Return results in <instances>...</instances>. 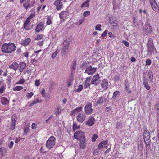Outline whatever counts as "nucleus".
<instances>
[{"label": "nucleus", "mask_w": 159, "mask_h": 159, "mask_svg": "<svg viewBox=\"0 0 159 159\" xmlns=\"http://www.w3.org/2000/svg\"><path fill=\"white\" fill-rule=\"evenodd\" d=\"M82 109V107H78L74 110H72L71 114L72 115L77 114L81 111Z\"/></svg>", "instance_id": "nucleus-24"}, {"label": "nucleus", "mask_w": 159, "mask_h": 159, "mask_svg": "<svg viewBox=\"0 0 159 159\" xmlns=\"http://www.w3.org/2000/svg\"><path fill=\"white\" fill-rule=\"evenodd\" d=\"M34 93L32 92H31L30 93H28L26 95V97L27 98L29 99L31 98L32 96L34 95Z\"/></svg>", "instance_id": "nucleus-44"}, {"label": "nucleus", "mask_w": 159, "mask_h": 159, "mask_svg": "<svg viewBox=\"0 0 159 159\" xmlns=\"http://www.w3.org/2000/svg\"><path fill=\"white\" fill-rule=\"evenodd\" d=\"M102 88L104 90H106L109 87V84L107 80L104 79L101 83Z\"/></svg>", "instance_id": "nucleus-13"}, {"label": "nucleus", "mask_w": 159, "mask_h": 159, "mask_svg": "<svg viewBox=\"0 0 159 159\" xmlns=\"http://www.w3.org/2000/svg\"><path fill=\"white\" fill-rule=\"evenodd\" d=\"M148 77L150 80V81H152L153 79V75L152 72V71H149L148 72Z\"/></svg>", "instance_id": "nucleus-34"}, {"label": "nucleus", "mask_w": 159, "mask_h": 159, "mask_svg": "<svg viewBox=\"0 0 159 159\" xmlns=\"http://www.w3.org/2000/svg\"><path fill=\"white\" fill-rule=\"evenodd\" d=\"M96 71V68H92V66H89L86 68L85 73L89 75H91L94 74Z\"/></svg>", "instance_id": "nucleus-9"}, {"label": "nucleus", "mask_w": 159, "mask_h": 159, "mask_svg": "<svg viewBox=\"0 0 159 159\" xmlns=\"http://www.w3.org/2000/svg\"><path fill=\"white\" fill-rule=\"evenodd\" d=\"M80 126L77 125L76 123H74L73 125V131H75L79 128H80Z\"/></svg>", "instance_id": "nucleus-37"}, {"label": "nucleus", "mask_w": 159, "mask_h": 159, "mask_svg": "<svg viewBox=\"0 0 159 159\" xmlns=\"http://www.w3.org/2000/svg\"><path fill=\"white\" fill-rule=\"evenodd\" d=\"M83 87L82 85H80L78 87V88L76 90L77 92H80L83 89Z\"/></svg>", "instance_id": "nucleus-45"}, {"label": "nucleus", "mask_w": 159, "mask_h": 159, "mask_svg": "<svg viewBox=\"0 0 159 159\" xmlns=\"http://www.w3.org/2000/svg\"><path fill=\"white\" fill-rule=\"evenodd\" d=\"M76 65V61H74L72 62V67H71V70L73 71V70L75 71V67Z\"/></svg>", "instance_id": "nucleus-39"}, {"label": "nucleus", "mask_w": 159, "mask_h": 159, "mask_svg": "<svg viewBox=\"0 0 159 159\" xmlns=\"http://www.w3.org/2000/svg\"><path fill=\"white\" fill-rule=\"evenodd\" d=\"M23 87L20 86H17L13 88V90L14 91H19L23 89Z\"/></svg>", "instance_id": "nucleus-33"}, {"label": "nucleus", "mask_w": 159, "mask_h": 159, "mask_svg": "<svg viewBox=\"0 0 159 159\" xmlns=\"http://www.w3.org/2000/svg\"><path fill=\"white\" fill-rule=\"evenodd\" d=\"M16 47L13 43H4L1 47L2 51L3 53L10 54L14 52L16 49Z\"/></svg>", "instance_id": "nucleus-1"}, {"label": "nucleus", "mask_w": 159, "mask_h": 159, "mask_svg": "<svg viewBox=\"0 0 159 159\" xmlns=\"http://www.w3.org/2000/svg\"><path fill=\"white\" fill-rule=\"evenodd\" d=\"M43 37V34L38 35L37 37L35 38V39L36 40H39L42 39Z\"/></svg>", "instance_id": "nucleus-47"}, {"label": "nucleus", "mask_w": 159, "mask_h": 159, "mask_svg": "<svg viewBox=\"0 0 159 159\" xmlns=\"http://www.w3.org/2000/svg\"><path fill=\"white\" fill-rule=\"evenodd\" d=\"M101 26L100 24H98L96 26L95 29L96 30H98L100 31L101 30Z\"/></svg>", "instance_id": "nucleus-55"}, {"label": "nucleus", "mask_w": 159, "mask_h": 159, "mask_svg": "<svg viewBox=\"0 0 159 159\" xmlns=\"http://www.w3.org/2000/svg\"><path fill=\"white\" fill-rule=\"evenodd\" d=\"M90 1V0H87L84 2L81 5V7L82 8L84 7H87L89 5V2Z\"/></svg>", "instance_id": "nucleus-30"}, {"label": "nucleus", "mask_w": 159, "mask_h": 159, "mask_svg": "<svg viewBox=\"0 0 159 159\" xmlns=\"http://www.w3.org/2000/svg\"><path fill=\"white\" fill-rule=\"evenodd\" d=\"M88 67L87 64L86 63H83L81 65L80 68L82 70H84Z\"/></svg>", "instance_id": "nucleus-40"}, {"label": "nucleus", "mask_w": 159, "mask_h": 159, "mask_svg": "<svg viewBox=\"0 0 159 159\" xmlns=\"http://www.w3.org/2000/svg\"><path fill=\"white\" fill-rule=\"evenodd\" d=\"M25 82V80L24 78L21 79L19 81L16 83V84H22Z\"/></svg>", "instance_id": "nucleus-43"}, {"label": "nucleus", "mask_w": 159, "mask_h": 159, "mask_svg": "<svg viewBox=\"0 0 159 159\" xmlns=\"http://www.w3.org/2000/svg\"><path fill=\"white\" fill-rule=\"evenodd\" d=\"M59 18L61 22H64L65 20L68 18L69 15V13L67 11H63L59 14Z\"/></svg>", "instance_id": "nucleus-7"}, {"label": "nucleus", "mask_w": 159, "mask_h": 159, "mask_svg": "<svg viewBox=\"0 0 159 159\" xmlns=\"http://www.w3.org/2000/svg\"><path fill=\"white\" fill-rule=\"evenodd\" d=\"M30 127V124L29 123H26L24 126L23 130L24 131V135H27L30 130L29 128Z\"/></svg>", "instance_id": "nucleus-18"}, {"label": "nucleus", "mask_w": 159, "mask_h": 159, "mask_svg": "<svg viewBox=\"0 0 159 159\" xmlns=\"http://www.w3.org/2000/svg\"><path fill=\"white\" fill-rule=\"evenodd\" d=\"M123 43L126 47H129V44L126 41L123 40L122 41Z\"/></svg>", "instance_id": "nucleus-63"}, {"label": "nucleus", "mask_w": 159, "mask_h": 159, "mask_svg": "<svg viewBox=\"0 0 159 159\" xmlns=\"http://www.w3.org/2000/svg\"><path fill=\"white\" fill-rule=\"evenodd\" d=\"M3 147L0 148V158L2 157L3 155Z\"/></svg>", "instance_id": "nucleus-60"}, {"label": "nucleus", "mask_w": 159, "mask_h": 159, "mask_svg": "<svg viewBox=\"0 0 159 159\" xmlns=\"http://www.w3.org/2000/svg\"><path fill=\"white\" fill-rule=\"evenodd\" d=\"M59 50L57 49L54 53H53L52 56V58L53 59L55 58L59 52Z\"/></svg>", "instance_id": "nucleus-52"}, {"label": "nucleus", "mask_w": 159, "mask_h": 159, "mask_svg": "<svg viewBox=\"0 0 159 159\" xmlns=\"http://www.w3.org/2000/svg\"><path fill=\"white\" fill-rule=\"evenodd\" d=\"M151 7L155 12L159 11V6L157 5L156 0H149Z\"/></svg>", "instance_id": "nucleus-4"}, {"label": "nucleus", "mask_w": 159, "mask_h": 159, "mask_svg": "<svg viewBox=\"0 0 159 159\" xmlns=\"http://www.w3.org/2000/svg\"><path fill=\"white\" fill-rule=\"evenodd\" d=\"M54 5L56 7L57 10H59L62 8L63 4L62 2L60 0H56L53 3Z\"/></svg>", "instance_id": "nucleus-11"}, {"label": "nucleus", "mask_w": 159, "mask_h": 159, "mask_svg": "<svg viewBox=\"0 0 159 159\" xmlns=\"http://www.w3.org/2000/svg\"><path fill=\"white\" fill-rule=\"evenodd\" d=\"M90 78H86L84 82V87L85 88H88L90 85Z\"/></svg>", "instance_id": "nucleus-29"}, {"label": "nucleus", "mask_w": 159, "mask_h": 159, "mask_svg": "<svg viewBox=\"0 0 159 159\" xmlns=\"http://www.w3.org/2000/svg\"><path fill=\"white\" fill-rule=\"evenodd\" d=\"M44 25V23L42 22L38 24L35 29V32L37 33L40 32L43 28Z\"/></svg>", "instance_id": "nucleus-17"}, {"label": "nucleus", "mask_w": 159, "mask_h": 159, "mask_svg": "<svg viewBox=\"0 0 159 159\" xmlns=\"http://www.w3.org/2000/svg\"><path fill=\"white\" fill-rule=\"evenodd\" d=\"M69 46L63 45L62 49V53L65 54L66 53H67L69 52Z\"/></svg>", "instance_id": "nucleus-27"}, {"label": "nucleus", "mask_w": 159, "mask_h": 159, "mask_svg": "<svg viewBox=\"0 0 159 159\" xmlns=\"http://www.w3.org/2000/svg\"><path fill=\"white\" fill-rule=\"evenodd\" d=\"M85 138H84L82 139H80V148L84 149L86 147V144L85 143Z\"/></svg>", "instance_id": "nucleus-21"}, {"label": "nucleus", "mask_w": 159, "mask_h": 159, "mask_svg": "<svg viewBox=\"0 0 159 159\" xmlns=\"http://www.w3.org/2000/svg\"><path fill=\"white\" fill-rule=\"evenodd\" d=\"M119 93V92L118 91H115L113 94V98H116L117 96V95Z\"/></svg>", "instance_id": "nucleus-54"}, {"label": "nucleus", "mask_w": 159, "mask_h": 159, "mask_svg": "<svg viewBox=\"0 0 159 159\" xmlns=\"http://www.w3.org/2000/svg\"><path fill=\"white\" fill-rule=\"evenodd\" d=\"M99 80H100L99 75L98 74H96L93 77L91 81V84L92 85H94L96 86L99 83Z\"/></svg>", "instance_id": "nucleus-8"}, {"label": "nucleus", "mask_w": 159, "mask_h": 159, "mask_svg": "<svg viewBox=\"0 0 159 159\" xmlns=\"http://www.w3.org/2000/svg\"><path fill=\"white\" fill-rule=\"evenodd\" d=\"M30 0H29V3L30 4V6L32 7L33 5L36 3V2L34 0H31V1H30Z\"/></svg>", "instance_id": "nucleus-61"}, {"label": "nucleus", "mask_w": 159, "mask_h": 159, "mask_svg": "<svg viewBox=\"0 0 159 159\" xmlns=\"http://www.w3.org/2000/svg\"><path fill=\"white\" fill-rule=\"evenodd\" d=\"M6 85L4 84L0 87V94H1L3 93L6 89Z\"/></svg>", "instance_id": "nucleus-35"}, {"label": "nucleus", "mask_w": 159, "mask_h": 159, "mask_svg": "<svg viewBox=\"0 0 159 159\" xmlns=\"http://www.w3.org/2000/svg\"><path fill=\"white\" fill-rule=\"evenodd\" d=\"M19 67L18 68L20 72H22L24 70L26 66V64L24 62H20L19 64Z\"/></svg>", "instance_id": "nucleus-23"}, {"label": "nucleus", "mask_w": 159, "mask_h": 159, "mask_svg": "<svg viewBox=\"0 0 159 159\" xmlns=\"http://www.w3.org/2000/svg\"><path fill=\"white\" fill-rule=\"evenodd\" d=\"M31 41V39L30 38H27L22 41L21 44L24 46H26L29 44Z\"/></svg>", "instance_id": "nucleus-22"}, {"label": "nucleus", "mask_w": 159, "mask_h": 159, "mask_svg": "<svg viewBox=\"0 0 159 159\" xmlns=\"http://www.w3.org/2000/svg\"><path fill=\"white\" fill-rule=\"evenodd\" d=\"M90 12L89 11H87L84 12L83 14V15L84 17H87L90 15Z\"/></svg>", "instance_id": "nucleus-53"}, {"label": "nucleus", "mask_w": 159, "mask_h": 159, "mask_svg": "<svg viewBox=\"0 0 159 159\" xmlns=\"http://www.w3.org/2000/svg\"><path fill=\"white\" fill-rule=\"evenodd\" d=\"M147 45L148 50L151 52V53L152 54V53L154 51V48L153 41L150 38L148 40Z\"/></svg>", "instance_id": "nucleus-10"}, {"label": "nucleus", "mask_w": 159, "mask_h": 159, "mask_svg": "<svg viewBox=\"0 0 159 159\" xmlns=\"http://www.w3.org/2000/svg\"><path fill=\"white\" fill-rule=\"evenodd\" d=\"M55 138L53 136H51L46 141V147L49 150L52 148L55 144Z\"/></svg>", "instance_id": "nucleus-3"}, {"label": "nucleus", "mask_w": 159, "mask_h": 159, "mask_svg": "<svg viewBox=\"0 0 159 159\" xmlns=\"http://www.w3.org/2000/svg\"><path fill=\"white\" fill-rule=\"evenodd\" d=\"M143 146L144 145L143 143H141L140 144L138 147V150L140 151H142L143 148Z\"/></svg>", "instance_id": "nucleus-50"}, {"label": "nucleus", "mask_w": 159, "mask_h": 159, "mask_svg": "<svg viewBox=\"0 0 159 159\" xmlns=\"http://www.w3.org/2000/svg\"><path fill=\"white\" fill-rule=\"evenodd\" d=\"M143 84L147 90H149L150 89L151 87L148 85V81L145 76L143 77Z\"/></svg>", "instance_id": "nucleus-20"}, {"label": "nucleus", "mask_w": 159, "mask_h": 159, "mask_svg": "<svg viewBox=\"0 0 159 159\" xmlns=\"http://www.w3.org/2000/svg\"><path fill=\"white\" fill-rule=\"evenodd\" d=\"M108 34L109 36L111 38H114L115 37V36L111 32H109L108 33Z\"/></svg>", "instance_id": "nucleus-64"}, {"label": "nucleus", "mask_w": 159, "mask_h": 159, "mask_svg": "<svg viewBox=\"0 0 159 159\" xmlns=\"http://www.w3.org/2000/svg\"><path fill=\"white\" fill-rule=\"evenodd\" d=\"M107 99L103 97H101L97 101L96 104H102L103 102H105L106 101Z\"/></svg>", "instance_id": "nucleus-28"}, {"label": "nucleus", "mask_w": 159, "mask_h": 159, "mask_svg": "<svg viewBox=\"0 0 159 159\" xmlns=\"http://www.w3.org/2000/svg\"><path fill=\"white\" fill-rule=\"evenodd\" d=\"M61 110L58 107L57 108V110L55 112V115L57 116H58L59 114L61 113Z\"/></svg>", "instance_id": "nucleus-51"}, {"label": "nucleus", "mask_w": 159, "mask_h": 159, "mask_svg": "<svg viewBox=\"0 0 159 159\" xmlns=\"http://www.w3.org/2000/svg\"><path fill=\"white\" fill-rule=\"evenodd\" d=\"M15 125H16V122H11V125L10 128H11V129L12 130H13L15 129Z\"/></svg>", "instance_id": "nucleus-59"}, {"label": "nucleus", "mask_w": 159, "mask_h": 159, "mask_svg": "<svg viewBox=\"0 0 159 159\" xmlns=\"http://www.w3.org/2000/svg\"><path fill=\"white\" fill-rule=\"evenodd\" d=\"M17 120V116L16 114H14L11 117L12 122H16Z\"/></svg>", "instance_id": "nucleus-42"}, {"label": "nucleus", "mask_w": 159, "mask_h": 159, "mask_svg": "<svg viewBox=\"0 0 159 159\" xmlns=\"http://www.w3.org/2000/svg\"><path fill=\"white\" fill-rule=\"evenodd\" d=\"M37 124L35 123H33L31 125V128L33 129H35L36 128Z\"/></svg>", "instance_id": "nucleus-62"}, {"label": "nucleus", "mask_w": 159, "mask_h": 159, "mask_svg": "<svg viewBox=\"0 0 159 159\" xmlns=\"http://www.w3.org/2000/svg\"><path fill=\"white\" fill-rule=\"evenodd\" d=\"M9 67L10 69H13L14 70L16 71L17 68L19 67V65L17 62H13L9 66Z\"/></svg>", "instance_id": "nucleus-25"}, {"label": "nucleus", "mask_w": 159, "mask_h": 159, "mask_svg": "<svg viewBox=\"0 0 159 159\" xmlns=\"http://www.w3.org/2000/svg\"><path fill=\"white\" fill-rule=\"evenodd\" d=\"M108 32V30H105L101 34V37L103 38L105 37L107 35Z\"/></svg>", "instance_id": "nucleus-56"}, {"label": "nucleus", "mask_w": 159, "mask_h": 159, "mask_svg": "<svg viewBox=\"0 0 159 159\" xmlns=\"http://www.w3.org/2000/svg\"><path fill=\"white\" fill-rule=\"evenodd\" d=\"M110 23L111 25L113 26L116 27L117 26L118 22L116 20H114V21H111Z\"/></svg>", "instance_id": "nucleus-41"}, {"label": "nucleus", "mask_w": 159, "mask_h": 159, "mask_svg": "<svg viewBox=\"0 0 159 159\" xmlns=\"http://www.w3.org/2000/svg\"><path fill=\"white\" fill-rule=\"evenodd\" d=\"M30 24V21L29 20H26L24 23L23 28L26 30H30L31 29Z\"/></svg>", "instance_id": "nucleus-15"}, {"label": "nucleus", "mask_w": 159, "mask_h": 159, "mask_svg": "<svg viewBox=\"0 0 159 159\" xmlns=\"http://www.w3.org/2000/svg\"><path fill=\"white\" fill-rule=\"evenodd\" d=\"M35 16V14L34 13H31L30 14L29 16L27 18L26 20H29L30 21V19H31L32 18L34 17Z\"/></svg>", "instance_id": "nucleus-49"}, {"label": "nucleus", "mask_w": 159, "mask_h": 159, "mask_svg": "<svg viewBox=\"0 0 159 159\" xmlns=\"http://www.w3.org/2000/svg\"><path fill=\"white\" fill-rule=\"evenodd\" d=\"M40 79L36 80L35 82V85L36 86H39L40 84Z\"/></svg>", "instance_id": "nucleus-57"}, {"label": "nucleus", "mask_w": 159, "mask_h": 159, "mask_svg": "<svg viewBox=\"0 0 159 159\" xmlns=\"http://www.w3.org/2000/svg\"><path fill=\"white\" fill-rule=\"evenodd\" d=\"M98 137V136L97 134H94L92 138V141L93 142H95Z\"/></svg>", "instance_id": "nucleus-46"}, {"label": "nucleus", "mask_w": 159, "mask_h": 159, "mask_svg": "<svg viewBox=\"0 0 159 159\" xmlns=\"http://www.w3.org/2000/svg\"><path fill=\"white\" fill-rule=\"evenodd\" d=\"M86 116L83 113H79L77 115L76 119L77 121L80 122L82 123L85 119Z\"/></svg>", "instance_id": "nucleus-12"}, {"label": "nucleus", "mask_w": 159, "mask_h": 159, "mask_svg": "<svg viewBox=\"0 0 159 159\" xmlns=\"http://www.w3.org/2000/svg\"><path fill=\"white\" fill-rule=\"evenodd\" d=\"M92 104L91 103H87L85 106L84 111L87 115H90L92 114L93 112V109L92 108Z\"/></svg>", "instance_id": "nucleus-5"}, {"label": "nucleus", "mask_w": 159, "mask_h": 159, "mask_svg": "<svg viewBox=\"0 0 159 159\" xmlns=\"http://www.w3.org/2000/svg\"><path fill=\"white\" fill-rule=\"evenodd\" d=\"M74 136L75 139L77 140L85 138L84 133L81 131H78L75 132L74 134Z\"/></svg>", "instance_id": "nucleus-6"}, {"label": "nucleus", "mask_w": 159, "mask_h": 159, "mask_svg": "<svg viewBox=\"0 0 159 159\" xmlns=\"http://www.w3.org/2000/svg\"><path fill=\"white\" fill-rule=\"evenodd\" d=\"M1 103L3 105L8 104L9 103V100L5 97H3L1 98Z\"/></svg>", "instance_id": "nucleus-26"}, {"label": "nucleus", "mask_w": 159, "mask_h": 159, "mask_svg": "<svg viewBox=\"0 0 159 159\" xmlns=\"http://www.w3.org/2000/svg\"><path fill=\"white\" fill-rule=\"evenodd\" d=\"M152 63L150 59H147L146 61V65L150 66Z\"/></svg>", "instance_id": "nucleus-58"}, {"label": "nucleus", "mask_w": 159, "mask_h": 159, "mask_svg": "<svg viewBox=\"0 0 159 159\" xmlns=\"http://www.w3.org/2000/svg\"><path fill=\"white\" fill-rule=\"evenodd\" d=\"M46 24L47 25H49L52 23V18L51 17L48 16L47 18Z\"/></svg>", "instance_id": "nucleus-38"}, {"label": "nucleus", "mask_w": 159, "mask_h": 159, "mask_svg": "<svg viewBox=\"0 0 159 159\" xmlns=\"http://www.w3.org/2000/svg\"><path fill=\"white\" fill-rule=\"evenodd\" d=\"M40 102L38 99H36L33 100L30 104V106L31 107L34 105V104Z\"/></svg>", "instance_id": "nucleus-36"}, {"label": "nucleus", "mask_w": 159, "mask_h": 159, "mask_svg": "<svg viewBox=\"0 0 159 159\" xmlns=\"http://www.w3.org/2000/svg\"><path fill=\"white\" fill-rule=\"evenodd\" d=\"M71 42V40L69 38L67 39L64 40L63 42V45L69 46L70 43Z\"/></svg>", "instance_id": "nucleus-31"}, {"label": "nucleus", "mask_w": 159, "mask_h": 159, "mask_svg": "<svg viewBox=\"0 0 159 159\" xmlns=\"http://www.w3.org/2000/svg\"><path fill=\"white\" fill-rule=\"evenodd\" d=\"M29 0H27V1L25 2L23 4L24 7L26 9H27L31 7L30 4L29 2Z\"/></svg>", "instance_id": "nucleus-32"}, {"label": "nucleus", "mask_w": 159, "mask_h": 159, "mask_svg": "<svg viewBox=\"0 0 159 159\" xmlns=\"http://www.w3.org/2000/svg\"><path fill=\"white\" fill-rule=\"evenodd\" d=\"M95 120L94 117H90L88 120L86 122V124L87 125L89 126H92L94 123Z\"/></svg>", "instance_id": "nucleus-16"}, {"label": "nucleus", "mask_w": 159, "mask_h": 159, "mask_svg": "<svg viewBox=\"0 0 159 159\" xmlns=\"http://www.w3.org/2000/svg\"><path fill=\"white\" fill-rule=\"evenodd\" d=\"M143 138L146 148H150V135L148 130H145L143 132Z\"/></svg>", "instance_id": "nucleus-2"}, {"label": "nucleus", "mask_w": 159, "mask_h": 159, "mask_svg": "<svg viewBox=\"0 0 159 159\" xmlns=\"http://www.w3.org/2000/svg\"><path fill=\"white\" fill-rule=\"evenodd\" d=\"M40 93L43 97H45L46 96V93L45 92V89L44 88L42 89L41 91H40Z\"/></svg>", "instance_id": "nucleus-48"}, {"label": "nucleus", "mask_w": 159, "mask_h": 159, "mask_svg": "<svg viewBox=\"0 0 159 159\" xmlns=\"http://www.w3.org/2000/svg\"><path fill=\"white\" fill-rule=\"evenodd\" d=\"M129 84L128 80H126L124 82V90L128 94L131 92V91L129 89Z\"/></svg>", "instance_id": "nucleus-14"}, {"label": "nucleus", "mask_w": 159, "mask_h": 159, "mask_svg": "<svg viewBox=\"0 0 159 159\" xmlns=\"http://www.w3.org/2000/svg\"><path fill=\"white\" fill-rule=\"evenodd\" d=\"M145 30L146 32L148 33H151L152 32V27L149 23H146L145 24Z\"/></svg>", "instance_id": "nucleus-19"}]
</instances>
